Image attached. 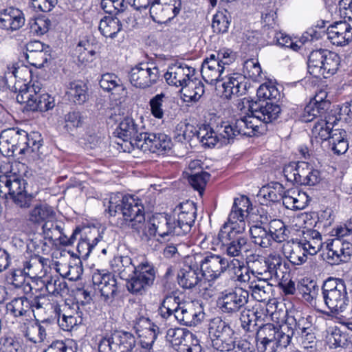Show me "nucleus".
I'll use <instances>...</instances> for the list:
<instances>
[{"label":"nucleus","mask_w":352,"mask_h":352,"mask_svg":"<svg viewBox=\"0 0 352 352\" xmlns=\"http://www.w3.org/2000/svg\"><path fill=\"white\" fill-rule=\"evenodd\" d=\"M108 212L111 216H116L117 213L122 214L121 227H128L139 234L145 232L144 207L139 199L133 196H124L120 203H117L111 198Z\"/></svg>","instance_id":"nucleus-1"},{"label":"nucleus","mask_w":352,"mask_h":352,"mask_svg":"<svg viewBox=\"0 0 352 352\" xmlns=\"http://www.w3.org/2000/svg\"><path fill=\"white\" fill-rule=\"evenodd\" d=\"M164 319H175L180 324L196 326L204 318V314L192 302H180L179 298L167 296L158 309Z\"/></svg>","instance_id":"nucleus-2"},{"label":"nucleus","mask_w":352,"mask_h":352,"mask_svg":"<svg viewBox=\"0 0 352 352\" xmlns=\"http://www.w3.org/2000/svg\"><path fill=\"white\" fill-rule=\"evenodd\" d=\"M256 348L258 352H277L287 347L294 330L287 324L276 327L267 323L256 329Z\"/></svg>","instance_id":"nucleus-3"},{"label":"nucleus","mask_w":352,"mask_h":352,"mask_svg":"<svg viewBox=\"0 0 352 352\" xmlns=\"http://www.w3.org/2000/svg\"><path fill=\"white\" fill-rule=\"evenodd\" d=\"M256 96L257 100L248 101L251 113L265 124L276 120L281 112V109L272 100L280 96L277 88L274 85L263 84L257 89Z\"/></svg>","instance_id":"nucleus-4"},{"label":"nucleus","mask_w":352,"mask_h":352,"mask_svg":"<svg viewBox=\"0 0 352 352\" xmlns=\"http://www.w3.org/2000/svg\"><path fill=\"white\" fill-rule=\"evenodd\" d=\"M26 182L14 175H0V197L9 195L14 203L20 208H29L34 195L26 190Z\"/></svg>","instance_id":"nucleus-5"},{"label":"nucleus","mask_w":352,"mask_h":352,"mask_svg":"<svg viewBox=\"0 0 352 352\" xmlns=\"http://www.w3.org/2000/svg\"><path fill=\"white\" fill-rule=\"evenodd\" d=\"M234 331L220 318L212 319L208 324V335L212 346L220 351L234 350L236 344Z\"/></svg>","instance_id":"nucleus-6"},{"label":"nucleus","mask_w":352,"mask_h":352,"mask_svg":"<svg viewBox=\"0 0 352 352\" xmlns=\"http://www.w3.org/2000/svg\"><path fill=\"white\" fill-rule=\"evenodd\" d=\"M135 345V338L131 333L116 331L100 340L98 351L132 352Z\"/></svg>","instance_id":"nucleus-7"},{"label":"nucleus","mask_w":352,"mask_h":352,"mask_svg":"<svg viewBox=\"0 0 352 352\" xmlns=\"http://www.w3.org/2000/svg\"><path fill=\"white\" fill-rule=\"evenodd\" d=\"M249 292L242 287H235L225 289L221 293L218 304L223 313L237 314L248 304Z\"/></svg>","instance_id":"nucleus-8"},{"label":"nucleus","mask_w":352,"mask_h":352,"mask_svg":"<svg viewBox=\"0 0 352 352\" xmlns=\"http://www.w3.org/2000/svg\"><path fill=\"white\" fill-rule=\"evenodd\" d=\"M197 216V208L192 201L180 203L173 210L174 234L189 233Z\"/></svg>","instance_id":"nucleus-9"},{"label":"nucleus","mask_w":352,"mask_h":352,"mask_svg":"<svg viewBox=\"0 0 352 352\" xmlns=\"http://www.w3.org/2000/svg\"><path fill=\"white\" fill-rule=\"evenodd\" d=\"M258 120L253 116H248L241 119L236 120L234 122L223 123L218 126V132L221 136L227 140L233 139L238 135L252 136L254 131L258 130V126L254 124V120Z\"/></svg>","instance_id":"nucleus-10"},{"label":"nucleus","mask_w":352,"mask_h":352,"mask_svg":"<svg viewBox=\"0 0 352 352\" xmlns=\"http://www.w3.org/2000/svg\"><path fill=\"white\" fill-rule=\"evenodd\" d=\"M161 77L159 69L154 66L149 67L148 63H140L133 67L129 78L131 83L135 87L145 89L156 84Z\"/></svg>","instance_id":"nucleus-11"},{"label":"nucleus","mask_w":352,"mask_h":352,"mask_svg":"<svg viewBox=\"0 0 352 352\" xmlns=\"http://www.w3.org/2000/svg\"><path fill=\"white\" fill-rule=\"evenodd\" d=\"M133 276L126 282L129 292L142 294L147 286L153 284L155 272L152 265H138L134 267Z\"/></svg>","instance_id":"nucleus-12"},{"label":"nucleus","mask_w":352,"mask_h":352,"mask_svg":"<svg viewBox=\"0 0 352 352\" xmlns=\"http://www.w3.org/2000/svg\"><path fill=\"white\" fill-rule=\"evenodd\" d=\"M180 0H170L168 3L154 0L150 7V16L157 23H164L177 16L181 10Z\"/></svg>","instance_id":"nucleus-13"},{"label":"nucleus","mask_w":352,"mask_h":352,"mask_svg":"<svg viewBox=\"0 0 352 352\" xmlns=\"http://www.w3.org/2000/svg\"><path fill=\"white\" fill-rule=\"evenodd\" d=\"M144 126L142 122H136L130 117L124 118L119 124L114 133L124 142H129L131 145L135 148V143L141 140L144 134Z\"/></svg>","instance_id":"nucleus-14"},{"label":"nucleus","mask_w":352,"mask_h":352,"mask_svg":"<svg viewBox=\"0 0 352 352\" xmlns=\"http://www.w3.org/2000/svg\"><path fill=\"white\" fill-rule=\"evenodd\" d=\"M135 148L143 152L162 153L169 150L170 139L164 133H144L141 140L135 143Z\"/></svg>","instance_id":"nucleus-15"},{"label":"nucleus","mask_w":352,"mask_h":352,"mask_svg":"<svg viewBox=\"0 0 352 352\" xmlns=\"http://www.w3.org/2000/svg\"><path fill=\"white\" fill-rule=\"evenodd\" d=\"M173 221L170 217L164 214H157L146 223L145 232H141L142 235L146 237L154 236L158 234L164 238L170 234H174Z\"/></svg>","instance_id":"nucleus-16"},{"label":"nucleus","mask_w":352,"mask_h":352,"mask_svg":"<svg viewBox=\"0 0 352 352\" xmlns=\"http://www.w3.org/2000/svg\"><path fill=\"white\" fill-rule=\"evenodd\" d=\"M195 71L193 67L184 63H176L168 67L164 76L168 85L181 87L182 90L192 78Z\"/></svg>","instance_id":"nucleus-17"},{"label":"nucleus","mask_w":352,"mask_h":352,"mask_svg":"<svg viewBox=\"0 0 352 352\" xmlns=\"http://www.w3.org/2000/svg\"><path fill=\"white\" fill-rule=\"evenodd\" d=\"M92 281L98 287L105 301H111L117 296L118 287L116 279L111 274L98 270L93 274Z\"/></svg>","instance_id":"nucleus-18"},{"label":"nucleus","mask_w":352,"mask_h":352,"mask_svg":"<svg viewBox=\"0 0 352 352\" xmlns=\"http://www.w3.org/2000/svg\"><path fill=\"white\" fill-rule=\"evenodd\" d=\"M327 38L337 46H345L352 41V28L346 21H338L329 25Z\"/></svg>","instance_id":"nucleus-19"},{"label":"nucleus","mask_w":352,"mask_h":352,"mask_svg":"<svg viewBox=\"0 0 352 352\" xmlns=\"http://www.w3.org/2000/svg\"><path fill=\"white\" fill-rule=\"evenodd\" d=\"M226 67L215 60L214 55L206 58L201 65V73L204 80L208 84L217 85L223 81Z\"/></svg>","instance_id":"nucleus-20"},{"label":"nucleus","mask_w":352,"mask_h":352,"mask_svg":"<svg viewBox=\"0 0 352 352\" xmlns=\"http://www.w3.org/2000/svg\"><path fill=\"white\" fill-rule=\"evenodd\" d=\"M25 24L23 12L13 7H9L0 11V28L13 32L19 30Z\"/></svg>","instance_id":"nucleus-21"},{"label":"nucleus","mask_w":352,"mask_h":352,"mask_svg":"<svg viewBox=\"0 0 352 352\" xmlns=\"http://www.w3.org/2000/svg\"><path fill=\"white\" fill-rule=\"evenodd\" d=\"M324 302L331 311L342 313L348 305V298L344 284H340L338 288L324 296Z\"/></svg>","instance_id":"nucleus-22"},{"label":"nucleus","mask_w":352,"mask_h":352,"mask_svg":"<svg viewBox=\"0 0 352 352\" xmlns=\"http://www.w3.org/2000/svg\"><path fill=\"white\" fill-rule=\"evenodd\" d=\"M179 284L186 289L195 286L202 287L203 280L200 276L199 265H185L178 274Z\"/></svg>","instance_id":"nucleus-23"},{"label":"nucleus","mask_w":352,"mask_h":352,"mask_svg":"<svg viewBox=\"0 0 352 352\" xmlns=\"http://www.w3.org/2000/svg\"><path fill=\"white\" fill-rule=\"evenodd\" d=\"M224 81L221 84L223 89V95L225 98L229 99L232 96H239L245 94L246 90V83L243 82V77L237 74L233 76L226 74L224 76Z\"/></svg>","instance_id":"nucleus-24"},{"label":"nucleus","mask_w":352,"mask_h":352,"mask_svg":"<svg viewBox=\"0 0 352 352\" xmlns=\"http://www.w3.org/2000/svg\"><path fill=\"white\" fill-rule=\"evenodd\" d=\"M9 90L13 92H19L16 95V101L20 104H25V107H28L29 102L32 98V96L36 91L34 86L30 87L27 83L23 82L15 78L12 81L8 82L6 87Z\"/></svg>","instance_id":"nucleus-25"},{"label":"nucleus","mask_w":352,"mask_h":352,"mask_svg":"<svg viewBox=\"0 0 352 352\" xmlns=\"http://www.w3.org/2000/svg\"><path fill=\"white\" fill-rule=\"evenodd\" d=\"M23 336L33 343H40L46 338V331L36 320H27L21 325Z\"/></svg>","instance_id":"nucleus-26"},{"label":"nucleus","mask_w":352,"mask_h":352,"mask_svg":"<svg viewBox=\"0 0 352 352\" xmlns=\"http://www.w3.org/2000/svg\"><path fill=\"white\" fill-rule=\"evenodd\" d=\"M309 201L310 199L305 192L292 188L286 191L283 205L287 208L302 210L308 205Z\"/></svg>","instance_id":"nucleus-27"},{"label":"nucleus","mask_w":352,"mask_h":352,"mask_svg":"<svg viewBox=\"0 0 352 352\" xmlns=\"http://www.w3.org/2000/svg\"><path fill=\"white\" fill-rule=\"evenodd\" d=\"M28 220L32 223L40 224L55 220L56 213L53 208L45 204H36L29 212Z\"/></svg>","instance_id":"nucleus-28"},{"label":"nucleus","mask_w":352,"mask_h":352,"mask_svg":"<svg viewBox=\"0 0 352 352\" xmlns=\"http://www.w3.org/2000/svg\"><path fill=\"white\" fill-rule=\"evenodd\" d=\"M152 115L158 119L163 118L164 113L166 111L167 107L173 108L176 107L175 102L167 97L164 94L161 93L153 97L149 102Z\"/></svg>","instance_id":"nucleus-29"},{"label":"nucleus","mask_w":352,"mask_h":352,"mask_svg":"<svg viewBox=\"0 0 352 352\" xmlns=\"http://www.w3.org/2000/svg\"><path fill=\"white\" fill-rule=\"evenodd\" d=\"M31 303L26 297L16 298L6 305V309L14 317H30Z\"/></svg>","instance_id":"nucleus-30"},{"label":"nucleus","mask_w":352,"mask_h":352,"mask_svg":"<svg viewBox=\"0 0 352 352\" xmlns=\"http://www.w3.org/2000/svg\"><path fill=\"white\" fill-rule=\"evenodd\" d=\"M245 223L244 219H238V221L226 223L223 228L221 229L219 233V239L221 243H224V239H235L239 236H243V232L245 230Z\"/></svg>","instance_id":"nucleus-31"},{"label":"nucleus","mask_w":352,"mask_h":352,"mask_svg":"<svg viewBox=\"0 0 352 352\" xmlns=\"http://www.w3.org/2000/svg\"><path fill=\"white\" fill-rule=\"evenodd\" d=\"M331 347H346L352 344V331L334 328L327 336Z\"/></svg>","instance_id":"nucleus-32"},{"label":"nucleus","mask_w":352,"mask_h":352,"mask_svg":"<svg viewBox=\"0 0 352 352\" xmlns=\"http://www.w3.org/2000/svg\"><path fill=\"white\" fill-rule=\"evenodd\" d=\"M66 93L69 98L78 104H83L88 98L87 87L80 80L69 82Z\"/></svg>","instance_id":"nucleus-33"},{"label":"nucleus","mask_w":352,"mask_h":352,"mask_svg":"<svg viewBox=\"0 0 352 352\" xmlns=\"http://www.w3.org/2000/svg\"><path fill=\"white\" fill-rule=\"evenodd\" d=\"M252 241L256 245L263 248H267L272 245V239L265 222L261 221L260 223L252 226L250 229Z\"/></svg>","instance_id":"nucleus-34"},{"label":"nucleus","mask_w":352,"mask_h":352,"mask_svg":"<svg viewBox=\"0 0 352 352\" xmlns=\"http://www.w3.org/2000/svg\"><path fill=\"white\" fill-rule=\"evenodd\" d=\"M265 224L272 241L281 243L288 239L289 232L281 220L274 219L268 223L265 222Z\"/></svg>","instance_id":"nucleus-35"},{"label":"nucleus","mask_w":352,"mask_h":352,"mask_svg":"<svg viewBox=\"0 0 352 352\" xmlns=\"http://www.w3.org/2000/svg\"><path fill=\"white\" fill-rule=\"evenodd\" d=\"M250 204L249 199L245 196L234 199L232 210L228 217L229 221L234 223L238 221V219H244L249 213Z\"/></svg>","instance_id":"nucleus-36"},{"label":"nucleus","mask_w":352,"mask_h":352,"mask_svg":"<svg viewBox=\"0 0 352 352\" xmlns=\"http://www.w3.org/2000/svg\"><path fill=\"white\" fill-rule=\"evenodd\" d=\"M98 28L105 37L114 38L121 30L122 24L117 17L106 16L100 20Z\"/></svg>","instance_id":"nucleus-37"},{"label":"nucleus","mask_w":352,"mask_h":352,"mask_svg":"<svg viewBox=\"0 0 352 352\" xmlns=\"http://www.w3.org/2000/svg\"><path fill=\"white\" fill-rule=\"evenodd\" d=\"M324 62L321 78H328L337 72L340 63V58L338 54L325 50L324 52Z\"/></svg>","instance_id":"nucleus-38"},{"label":"nucleus","mask_w":352,"mask_h":352,"mask_svg":"<svg viewBox=\"0 0 352 352\" xmlns=\"http://www.w3.org/2000/svg\"><path fill=\"white\" fill-rule=\"evenodd\" d=\"M325 50L322 49L315 50L311 52L309 56L308 72L316 78H321Z\"/></svg>","instance_id":"nucleus-39"},{"label":"nucleus","mask_w":352,"mask_h":352,"mask_svg":"<svg viewBox=\"0 0 352 352\" xmlns=\"http://www.w3.org/2000/svg\"><path fill=\"white\" fill-rule=\"evenodd\" d=\"M298 289L303 298L309 302H311L316 298L319 289L316 283L309 278H302L298 285Z\"/></svg>","instance_id":"nucleus-40"},{"label":"nucleus","mask_w":352,"mask_h":352,"mask_svg":"<svg viewBox=\"0 0 352 352\" xmlns=\"http://www.w3.org/2000/svg\"><path fill=\"white\" fill-rule=\"evenodd\" d=\"M182 91L190 100L197 101L204 93V85L201 80L192 78Z\"/></svg>","instance_id":"nucleus-41"},{"label":"nucleus","mask_w":352,"mask_h":352,"mask_svg":"<svg viewBox=\"0 0 352 352\" xmlns=\"http://www.w3.org/2000/svg\"><path fill=\"white\" fill-rule=\"evenodd\" d=\"M332 245L340 248L338 250H331L333 255H336L340 258V261L342 263H348L352 255V244L342 239H335L333 240Z\"/></svg>","instance_id":"nucleus-42"},{"label":"nucleus","mask_w":352,"mask_h":352,"mask_svg":"<svg viewBox=\"0 0 352 352\" xmlns=\"http://www.w3.org/2000/svg\"><path fill=\"white\" fill-rule=\"evenodd\" d=\"M252 297L258 302H265L270 298L271 285L265 280H258L257 283H252Z\"/></svg>","instance_id":"nucleus-43"},{"label":"nucleus","mask_w":352,"mask_h":352,"mask_svg":"<svg viewBox=\"0 0 352 352\" xmlns=\"http://www.w3.org/2000/svg\"><path fill=\"white\" fill-rule=\"evenodd\" d=\"M261 192L263 193V197L272 202H278L285 199L286 191L280 183L276 182L267 187L263 188Z\"/></svg>","instance_id":"nucleus-44"},{"label":"nucleus","mask_w":352,"mask_h":352,"mask_svg":"<svg viewBox=\"0 0 352 352\" xmlns=\"http://www.w3.org/2000/svg\"><path fill=\"white\" fill-rule=\"evenodd\" d=\"M80 314L81 313L78 311H76L74 314L64 312L61 316L59 314L58 323L63 330L71 331L75 326L82 323V318Z\"/></svg>","instance_id":"nucleus-45"},{"label":"nucleus","mask_w":352,"mask_h":352,"mask_svg":"<svg viewBox=\"0 0 352 352\" xmlns=\"http://www.w3.org/2000/svg\"><path fill=\"white\" fill-rule=\"evenodd\" d=\"M240 311V320L243 329L247 331H252V329L257 325L256 320L261 318V315L258 311H254L245 307Z\"/></svg>","instance_id":"nucleus-46"},{"label":"nucleus","mask_w":352,"mask_h":352,"mask_svg":"<svg viewBox=\"0 0 352 352\" xmlns=\"http://www.w3.org/2000/svg\"><path fill=\"white\" fill-rule=\"evenodd\" d=\"M10 137L8 138L15 152H18L19 154H23L25 153V142L27 140V132L23 130H15L13 129H9Z\"/></svg>","instance_id":"nucleus-47"},{"label":"nucleus","mask_w":352,"mask_h":352,"mask_svg":"<svg viewBox=\"0 0 352 352\" xmlns=\"http://www.w3.org/2000/svg\"><path fill=\"white\" fill-rule=\"evenodd\" d=\"M267 272L265 271V274H268L270 278L273 277L276 280L278 285L280 282H285L291 278L290 269L288 265H265Z\"/></svg>","instance_id":"nucleus-48"},{"label":"nucleus","mask_w":352,"mask_h":352,"mask_svg":"<svg viewBox=\"0 0 352 352\" xmlns=\"http://www.w3.org/2000/svg\"><path fill=\"white\" fill-rule=\"evenodd\" d=\"M44 238L56 244L57 239H60L63 229L55 220L45 222L42 227Z\"/></svg>","instance_id":"nucleus-49"},{"label":"nucleus","mask_w":352,"mask_h":352,"mask_svg":"<svg viewBox=\"0 0 352 352\" xmlns=\"http://www.w3.org/2000/svg\"><path fill=\"white\" fill-rule=\"evenodd\" d=\"M210 175L206 171L192 173L188 177V182L192 187L202 195L207 182L209 181Z\"/></svg>","instance_id":"nucleus-50"},{"label":"nucleus","mask_w":352,"mask_h":352,"mask_svg":"<svg viewBox=\"0 0 352 352\" xmlns=\"http://www.w3.org/2000/svg\"><path fill=\"white\" fill-rule=\"evenodd\" d=\"M28 72V69L24 67H19L18 64H12L7 67V71L5 73V77L0 76V90L8 86V82L12 81L19 77V74Z\"/></svg>","instance_id":"nucleus-51"},{"label":"nucleus","mask_w":352,"mask_h":352,"mask_svg":"<svg viewBox=\"0 0 352 352\" xmlns=\"http://www.w3.org/2000/svg\"><path fill=\"white\" fill-rule=\"evenodd\" d=\"M332 122L328 121H319L316 123L312 129V136L316 139H320L321 140H327L330 137L331 133L333 130Z\"/></svg>","instance_id":"nucleus-52"},{"label":"nucleus","mask_w":352,"mask_h":352,"mask_svg":"<svg viewBox=\"0 0 352 352\" xmlns=\"http://www.w3.org/2000/svg\"><path fill=\"white\" fill-rule=\"evenodd\" d=\"M217 133L221 135L218 131L215 132L209 126H204L199 129L197 136L204 145L211 147L215 146L218 141Z\"/></svg>","instance_id":"nucleus-53"},{"label":"nucleus","mask_w":352,"mask_h":352,"mask_svg":"<svg viewBox=\"0 0 352 352\" xmlns=\"http://www.w3.org/2000/svg\"><path fill=\"white\" fill-rule=\"evenodd\" d=\"M100 4L102 9L110 14L121 13L127 8L124 0H101Z\"/></svg>","instance_id":"nucleus-54"},{"label":"nucleus","mask_w":352,"mask_h":352,"mask_svg":"<svg viewBox=\"0 0 352 352\" xmlns=\"http://www.w3.org/2000/svg\"><path fill=\"white\" fill-rule=\"evenodd\" d=\"M244 77L257 81L261 74V68L257 60L248 59L245 61L243 65Z\"/></svg>","instance_id":"nucleus-55"},{"label":"nucleus","mask_w":352,"mask_h":352,"mask_svg":"<svg viewBox=\"0 0 352 352\" xmlns=\"http://www.w3.org/2000/svg\"><path fill=\"white\" fill-rule=\"evenodd\" d=\"M39 100L38 104H35L34 102H31L30 111H47L54 107V100L48 94L39 92Z\"/></svg>","instance_id":"nucleus-56"},{"label":"nucleus","mask_w":352,"mask_h":352,"mask_svg":"<svg viewBox=\"0 0 352 352\" xmlns=\"http://www.w3.org/2000/svg\"><path fill=\"white\" fill-rule=\"evenodd\" d=\"M45 285L47 291L54 296H63L68 292V287L67 283L64 280L56 278H50L46 280Z\"/></svg>","instance_id":"nucleus-57"},{"label":"nucleus","mask_w":352,"mask_h":352,"mask_svg":"<svg viewBox=\"0 0 352 352\" xmlns=\"http://www.w3.org/2000/svg\"><path fill=\"white\" fill-rule=\"evenodd\" d=\"M158 330L159 327L156 326L155 329L151 328L138 334L140 338V344L142 348L146 350H150L152 348L157 338Z\"/></svg>","instance_id":"nucleus-58"},{"label":"nucleus","mask_w":352,"mask_h":352,"mask_svg":"<svg viewBox=\"0 0 352 352\" xmlns=\"http://www.w3.org/2000/svg\"><path fill=\"white\" fill-rule=\"evenodd\" d=\"M188 330L182 328L169 329L166 333V340L174 346H180L185 341Z\"/></svg>","instance_id":"nucleus-59"},{"label":"nucleus","mask_w":352,"mask_h":352,"mask_svg":"<svg viewBox=\"0 0 352 352\" xmlns=\"http://www.w3.org/2000/svg\"><path fill=\"white\" fill-rule=\"evenodd\" d=\"M228 241L229 242L226 243L227 249L226 252L228 255L230 256H237L239 255L241 252V250L243 245H245L247 243V240L243 236H239L235 239H224V243L223 244H226V242Z\"/></svg>","instance_id":"nucleus-60"},{"label":"nucleus","mask_w":352,"mask_h":352,"mask_svg":"<svg viewBox=\"0 0 352 352\" xmlns=\"http://www.w3.org/2000/svg\"><path fill=\"white\" fill-rule=\"evenodd\" d=\"M181 350L183 352H201V346L199 340L190 331H188L184 342H183Z\"/></svg>","instance_id":"nucleus-61"},{"label":"nucleus","mask_w":352,"mask_h":352,"mask_svg":"<svg viewBox=\"0 0 352 352\" xmlns=\"http://www.w3.org/2000/svg\"><path fill=\"white\" fill-rule=\"evenodd\" d=\"M229 25L228 17L223 12H218L214 16L212 28L214 32L224 33L227 32Z\"/></svg>","instance_id":"nucleus-62"},{"label":"nucleus","mask_w":352,"mask_h":352,"mask_svg":"<svg viewBox=\"0 0 352 352\" xmlns=\"http://www.w3.org/2000/svg\"><path fill=\"white\" fill-rule=\"evenodd\" d=\"M291 319L294 322L296 329H299L301 334L312 330L311 322L307 317L303 316L301 312L296 311L292 318H288V320Z\"/></svg>","instance_id":"nucleus-63"},{"label":"nucleus","mask_w":352,"mask_h":352,"mask_svg":"<svg viewBox=\"0 0 352 352\" xmlns=\"http://www.w3.org/2000/svg\"><path fill=\"white\" fill-rule=\"evenodd\" d=\"M9 137H10L9 129L2 131L0 135V152L3 155L7 157L12 156L14 154L12 143L8 138Z\"/></svg>","instance_id":"nucleus-64"}]
</instances>
